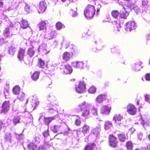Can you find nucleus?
<instances>
[{"label":"nucleus","instance_id":"35","mask_svg":"<svg viewBox=\"0 0 150 150\" xmlns=\"http://www.w3.org/2000/svg\"><path fill=\"white\" fill-rule=\"evenodd\" d=\"M112 126L111 123L108 122H106L105 123V128L106 129H110Z\"/></svg>","mask_w":150,"mask_h":150},{"label":"nucleus","instance_id":"26","mask_svg":"<svg viewBox=\"0 0 150 150\" xmlns=\"http://www.w3.org/2000/svg\"><path fill=\"white\" fill-rule=\"evenodd\" d=\"M3 35L5 38H7L9 36L10 32L9 27L6 28L3 32Z\"/></svg>","mask_w":150,"mask_h":150},{"label":"nucleus","instance_id":"50","mask_svg":"<svg viewBox=\"0 0 150 150\" xmlns=\"http://www.w3.org/2000/svg\"><path fill=\"white\" fill-rule=\"evenodd\" d=\"M72 15L73 16H74L77 15V13L76 12H74V13H73V11H72Z\"/></svg>","mask_w":150,"mask_h":150},{"label":"nucleus","instance_id":"32","mask_svg":"<svg viewBox=\"0 0 150 150\" xmlns=\"http://www.w3.org/2000/svg\"><path fill=\"white\" fill-rule=\"evenodd\" d=\"M132 67L135 71H139L141 68V66L138 64H134L132 66Z\"/></svg>","mask_w":150,"mask_h":150},{"label":"nucleus","instance_id":"2","mask_svg":"<svg viewBox=\"0 0 150 150\" xmlns=\"http://www.w3.org/2000/svg\"><path fill=\"white\" fill-rule=\"evenodd\" d=\"M136 27L137 26L134 22L129 21L126 23L125 29L127 31L130 32L133 30H134Z\"/></svg>","mask_w":150,"mask_h":150},{"label":"nucleus","instance_id":"14","mask_svg":"<svg viewBox=\"0 0 150 150\" xmlns=\"http://www.w3.org/2000/svg\"><path fill=\"white\" fill-rule=\"evenodd\" d=\"M72 71V69L69 65L67 64L65 66L64 71L65 74H70Z\"/></svg>","mask_w":150,"mask_h":150},{"label":"nucleus","instance_id":"30","mask_svg":"<svg viewBox=\"0 0 150 150\" xmlns=\"http://www.w3.org/2000/svg\"><path fill=\"white\" fill-rule=\"evenodd\" d=\"M20 118L18 116L15 117L13 120V122L14 125L20 123Z\"/></svg>","mask_w":150,"mask_h":150},{"label":"nucleus","instance_id":"53","mask_svg":"<svg viewBox=\"0 0 150 150\" xmlns=\"http://www.w3.org/2000/svg\"><path fill=\"white\" fill-rule=\"evenodd\" d=\"M98 114V110L97 109H94V115H97Z\"/></svg>","mask_w":150,"mask_h":150},{"label":"nucleus","instance_id":"47","mask_svg":"<svg viewBox=\"0 0 150 150\" xmlns=\"http://www.w3.org/2000/svg\"><path fill=\"white\" fill-rule=\"evenodd\" d=\"M88 91L89 93H94V87L92 86L90 87Z\"/></svg>","mask_w":150,"mask_h":150},{"label":"nucleus","instance_id":"34","mask_svg":"<svg viewBox=\"0 0 150 150\" xmlns=\"http://www.w3.org/2000/svg\"><path fill=\"white\" fill-rule=\"evenodd\" d=\"M81 123V121L80 120V117L78 116L76 119H75L74 122L75 125L77 126L80 125Z\"/></svg>","mask_w":150,"mask_h":150},{"label":"nucleus","instance_id":"18","mask_svg":"<svg viewBox=\"0 0 150 150\" xmlns=\"http://www.w3.org/2000/svg\"><path fill=\"white\" fill-rule=\"evenodd\" d=\"M21 27L23 29H25L28 27V22L25 19H22L20 23Z\"/></svg>","mask_w":150,"mask_h":150},{"label":"nucleus","instance_id":"10","mask_svg":"<svg viewBox=\"0 0 150 150\" xmlns=\"http://www.w3.org/2000/svg\"><path fill=\"white\" fill-rule=\"evenodd\" d=\"M25 52V49L20 48V50L18 52L17 55L18 58L21 61L23 60Z\"/></svg>","mask_w":150,"mask_h":150},{"label":"nucleus","instance_id":"19","mask_svg":"<svg viewBox=\"0 0 150 150\" xmlns=\"http://www.w3.org/2000/svg\"><path fill=\"white\" fill-rule=\"evenodd\" d=\"M55 119V117H45L43 121L44 122L46 125H48L52 120H54Z\"/></svg>","mask_w":150,"mask_h":150},{"label":"nucleus","instance_id":"63","mask_svg":"<svg viewBox=\"0 0 150 150\" xmlns=\"http://www.w3.org/2000/svg\"><path fill=\"white\" fill-rule=\"evenodd\" d=\"M117 31H120V29L119 28H117Z\"/></svg>","mask_w":150,"mask_h":150},{"label":"nucleus","instance_id":"7","mask_svg":"<svg viewBox=\"0 0 150 150\" xmlns=\"http://www.w3.org/2000/svg\"><path fill=\"white\" fill-rule=\"evenodd\" d=\"M81 110L85 109L82 114V115L83 117L88 116L89 114V111L87 108V106L85 104V103H82L80 105Z\"/></svg>","mask_w":150,"mask_h":150},{"label":"nucleus","instance_id":"43","mask_svg":"<svg viewBox=\"0 0 150 150\" xmlns=\"http://www.w3.org/2000/svg\"><path fill=\"white\" fill-rule=\"evenodd\" d=\"M144 97L145 100L150 103V96H149L148 95L146 94L144 95Z\"/></svg>","mask_w":150,"mask_h":150},{"label":"nucleus","instance_id":"3","mask_svg":"<svg viewBox=\"0 0 150 150\" xmlns=\"http://www.w3.org/2000/svg\"><path fill=\"white\" fill-rule=\"evenodd\" d=\"M10 103L9 101H5L3 102L1 106V113L6 114L9 110Z\"/></svg>","mask_w":150,"mask_h":150},{"label":"nucleus","instance_id":"38","mask_svg":"<svg viewBox=\"0 0 150 150\" xmlns=\"http://www.w3.org/2000/svg\"><path fill=\"white\" fill-rule=\"evenodd\" d=\"M93 144L87 145L85 147V150H93Z\"/></svg>","mask_w":150,"mask_h":150},{"label":"nucleus","instance_id":"33","mask_svg":"<svg viewBox=\"0 0 150 150\" xmlns=\"http://www.w3.org/2000/svg\"><path fill=\"white\" fill-rule=\"evenodd\" d=\"M56 32L55 31H52L48 35V37L49 39H51L54 38L55 36Z\"/></svg>","mask_w":150,"mask_h":150},{"label":"nucleus","instance_id":"45","mask_svg":"<svg viewBox=\"0 0 150 150\" xmlns=\"http://www.w3.org/2000/svg\"><path fill=\"white\" fill-rule=\"evenodd\" d=\"M42 134L45 137H47L49 135V131L48 129L45 130L42 133Z\"/></svg>","mask_w":150,"mask_h":150},{"label":"nucleus","instance_id":"36","mask_svg":"<svg viewBox=\"0 0 150 150\" xmlns=\"http://www.w3.org/2000/svg\"><path fill=\"white\" fill-rule=\"evenodd\" d=\"M63 25L59 22H57L55 25L56 28L57 29L59 30L62 29Z\"/></svg>","mask_w":150,"mask_h":150},{"label":"nucleus","instance_id":"58","mask_svg":"<svg viewBox=\"0 0 150 150\" xmlns=\"http://www.w3.org/2000/svg\"><path fill=\"white\" fill-rule=\"evenodd\" d=\"M60 1L62 2V3H64L67 0H60Z\"/></svg>","mask_w":150,"mask_h":150},{"label":"nucleus","instance_id":"49","mask_svg":"<svg viewBox=\"0 0 150 150\" xmlns=\"http://www.w3.org/2000/svg\"><path fill=\"white\" fill-rule=\"evenodd\" d=\"M111 52L112 53H114L115 52H116L117 50V49L116 48V47H112L111 48Z\"/></svg>","mask_w":150,"mask_h":150},{"label":"nucleus","instance_id":"28","mask_svg":"<svg viewBox=\"0 0 150 150\" xmlns=\"http://www.w3.org/2000/svg\"><path fill=\"white\" fill-rule=\"evenodd\" d=\"M122 119V117L120 114L115 115L113 117V119L115 121V122L120 121Z\"/></svg>","mask_w":150,"mask_h":150},{"label":"nucleus","instance_id":"41","mask_svg":"<svg viewBox=\"0 0 150 150\" xmlns=\"http://www.w3.org/2000/svg\"><path fill=\"white\" fill-rule=\"evenodd\" d=\"M38 105L37 104L36 102H32L31 103V108L33 110L35 109L37 107Z\"/></svg>","mask_w":150,"mask_h":150},{"label":"nucleus","instance_id":"11","mask_svg":"<svg viewBox=\"0 0 150 150\" xmlns=\"http://www.w3.org/2000/svg\"><path fill=\"white\" fill-rule=\"evenodd\" d=\"M111 109V107L107 105L104 106L101 109V112L104 114H108L110 112Z\"/></svg>","mask_w":150,"mask_h":150},{"label":"nucleus","instance_id":"60","mask_svg":"<svg viewBox=\"0 0 150 150\" xmlns=\"http://www.w3.org/2000/svg\"><path fill=\"white\" fill-rule=\"evenodd\" d=\"M121 64H124V65H125V62H121Z\"/></svg>","mask_w":150,"mask_h":150},{"label":"nucleus","instance_id":"31","mask_svg":"<svg viewBox=\"0 0 150 150\" xmlns=\"http://www.w3.org/2000/svg\"><path fill=\"white\" fill-rule=\"evenodd\" d=\"M89 127L87 125H84L82 128V132L84 134H87L89 131Z\"/></svg>","mask_w":150,"mask_h":150},{"label":"nucleus","instance_id":"39","mask_svg":"<svg viewBox=\"0 0 150 150\" xmlns=\"http://www.w3.org/2000/svg\"><path fill=\"white\" fill-rule=\"evenodd\" d=\"M18 98L21 101L24 100L25 98V94L22 93L18 96Z\"/></svg>","mask_w":150,"mask_h":150},{"label":"nucleus","instance_id":"13","mask_svg":"<svg viewBox=\"0 0 150 150\" xmlns=\"http://www.w3.org/2000/svg\"><path fill=\"white\" fill-rule=\"evenodd\" d=\"M72 64L74 67L76 68H81L83 65V63L81 61L74 62H72Z\"/></svg>","mask_w":150,"mask_h":150},{"label":"nucleus","instance_id":"56","mask_svg":"<svg viewBox=\"0 0 150 150\" xmlns=\"http://www.w3.org/2000/svg\"><path fill=\"white\" fill-rule=\"evenodd\" d=\"M2 125V122L1 121H0V128H1V127Z\"/></svg>","mask_w":150,"mask_h":150},{"label":"nucleus","instance_id":"27","mask_svg":"<svg viewBox=\"0 0 150 150\" xmlns=\"http://www.w3.org/2000/svg\"><path fill=\"white\" fill-rule=\"evenodd\" d=\"M106 99L105 96L104 95H99L97 98L96 100L99 103L102 102Z\"/></svg>","mask_w":150,"mask_h":150},{"label":"nucleus","instance_id":"21","mask_svg":"<svg viewBox=\"0 0 150 150\" xmlns=\"http://www.w3.org/2000/svg\"><path fill=\"white\" fill-rule=\"evenodd\" d=\"M16 49L15 47L11 46L9 47L8 52L10 55H14L16 53Z\"/></svg>","mask_w":150,"mask_h":150},{"label":"nucleus","instance_id":"4","mask_svg":"<svg viewBox=\"0 0 150 150\" xmlns=\"http://www.w3.org/2000/svg\"><path fill=\"white\" fill-rule=\"evenodd\" d=\"M127 112L130 115H134L137 112V108L134 105L130 103L126 107Z\"/></svg>","mask_w":150,"mask_h":150},{"label":"nucleus","instance_id":"22","mask_svg":"<svg viewBox=\"0 0 150 150\" xmlns=\"http://www.w3.org/2000/svg\"><path fill=\"white\" fill-rule=\"evenodd\" d=\"M28 148L29 150H37L36 145L33 143H30L28 145Z\"/></svg>","mask_w":150,"mask_h":150},{"label":"nucleus","instance_id":"44","mask_svg":"<svg viewBox=\"0 0 150 150\" xmlns=\"http://www.w3.org/2000/svg\"><path fill=\"white\" fill-rule=\"evenodd\" d=\"M30 7L28 4H26L25 6V10L27 12V13H29L30 11Z\"/></svg>","mask_w":150,"mask_h":150},{"label":"nucleus","instance_id":"23","mask_svg":"<svg viewBox=\"0 0 150 150\" xmlns=\"http://www.w3.org/2000/svg\"><path fill=\"white\" fill-rule=\"evenodd\" d=\"M35 52L34 47L33 46H32L28 49L27 51V54L30 57H32L34 54Z\"/></svg>","mask_w":150,"mask_h":150},{"label":"nucleus","instance_id":"48","mask_svg":"<svg viewBox=\"0 0 150 150\" xmlns=\"http://www.w3.org/2000/svg\"><path fill=\"white\" fill-rule=\"evenodd\" d=\"M143 135L142 134V133H139L137 137L138 138V139L140 140H141L143 137Z\"/></svg>","mask_w":150,"mask_h":150},{"label":"nucleus","instance_id":"59","mask_svg":"<svg viewBox=\"0 0 150 150\" xmlns=\"http://www.w3.org/2000/svg\"><path fill=\"white\" fill-rule=\"evenodd\" d=\"M141 123H142V125H143V126H144V125H145V124H144V122H141Z\"/></svg>","mask_w":150,"mask_h":150},{"label":"nucleus","instance_id":"12","mask_svg":"<svg viewBox=\"0 0 150 150\" xmlns=\"http://www.w3.org/2000/svg\"><path fill=\"white\" fill-rule=\"evenodd\" d=\"M71 56L70 53L67 52H65L63 53L62 55V58L63 60L65 61H69Z\"/></svg>","mask_w":150,"mask_h":150},{"label":"nucleus","instance_id":"15","mask_svg":"<svg viewBox=\"0 0 150 150\" xmlns=\"http://www.w3.org/2000/svg\"><path fill=\"white\" fill-rule=\"evenodd\" d=\"M125 146L127 150H132L133 147V144L131 141H127L125 144Z\"/></svg>","mask_w":150,"mask_h":150},{"label":"nucleus","instance_id":"8","mask_svg":"<svg viewBox=\"0 0 150 150\" xmlns=\"http://www.w3.org/2000/svg\"><path fill=\"white\" fill-rule=\"evenodd\" d=\"M129 13L125 9L123 8L121 9L120 12V17L121 18L126 19L127 17L129 15Z\"/></svg>","mask_w":150,"mask_h":150},{"label":"nucleus","instance_id":"54","mask_svg":"<svg viewBox=\"0 0 150 150\" xmlns=\"http://www.w3.org/2000/svg\"><path fill=\"white\" fill-rule=\"evenodd\" d=\"M147 148L148 150H150V144H149L147 146Z\"/></svg>","mask_w":150,"mask_h":150},{"label":"nucleus","instance_id":"6","mask_svg":"<svg viewBox=\"0 0 150 150\" xmlns=\"http://www.w3.org/2000/svg\"><path fill=\"white\" fill-rule=\"evenodd\" d=\"M86 89V85L82 82H80L76 87V90L77 92L81 93L84 92Z\"/></svg>","mask_w":150,"mask_h":150},{"label":"nucleus","instance_id":"46","mask_svg":"<svg viewBox=\"0 0 150 150\" xmlns=\"http://www.w3.org/2000/svg\"><path fill=\"white\" fill-rule=\"evenodd\" d=\"M145 78L146 80L150 81V74L147 73L145 75Z\"/></svg>","mask_w":150,"mask_h":150},{"label":"nucleus","instance_id":"20","mask_svg":"<svg viewBox=\"0 0 150 150\" xmlns=\"http://www.w3.org/2000/svg\"><path fill=\"white\" fill-rule=\"evenodd\" d=\"M40 73L38 71L34 72L31 76V79L34 81H36L39 78Z\"/></svg>","mask_w":150,"mask_h":150},{"label":"nucleus","instance_id":"24","mask_svg":"<svg viewBox=\"0 0 150 150\" xmlns=\"http://www.w3.org/2000/svg\"><path fill=\"white\" fill-rule=\"evenodd\" d=\"M119 140L122 142H125L127 139L125 134L123 133H120L117 135Z\"/></svg>","mask_w":150,"mask_h":150},{"label":"nucleus","instance_id":"42","mask_svg":"<svg viewBox=\"0 0 150 150\" xmlns=\"http://www.w3.org/2000/svg\"><path fill=\"white\" fill-rule=\"evenodd\" d=\"M95 132H94V134L95 135L96 137L98 136L100 134L99 131H100V127H98V129H95Z\"/></svg>","mask_w":150,"mask_h":150},{"label":"nucleus","instance_id":"16","mask_svg":"<svg viewBox=\"0 0 150 150\" xmlns=\"http://www.w3.org/2000/svg\"><path fill=\"white\" fill-rule=\"evenodd\" d=\"M84 14L88 18H91L94 15V14L92 12H90L87 9H86L84 11Z\"/></svg>","mask_w":150,"mask_h":150},{"label":"nucleus","instance_id":"1","mask_svg":"<svg viewBox=\"0 0 150 150\" xmlns=\"http://www.w3.org/2000/svg\"><path fill=\"white\" fill-rule=\"evenodd\" d=\"M108 139L109 144L110 146L114 148L117 147L118 142L116 137L110 134L109 135Z\"/></svg>","mask_w":150,"mask_h":150},{"label":"nucleus","instance_id":"37","mask_svg":"<svg viewBox=\"0 0 150 150\" xmlns=\"http://www.w3.org/2000/svg\"><path fill=\"white\" fill-rule=\"evenodd\" d=\"M38 63L41 68H43L45 63L44 61L40 58L38 59Z\"/></svg>","mask_w":150,"mask_h":150},{"label":"nucleus","instance_id":"64","mask_svg":"<svg viewBox=\"0 0 150 150\" xmlns=\"http://www.w3.org/2000/svg\"><path fill=\"white\" fill-rule=\"evenodd\" d=\"M134 150H139L138 149H134Z\"/></svg>","mask_w":150,"mask_h":150},{"label":"nucleus","instance_id":"5","mask_svg":"<svg viewBox=\"0 0 150 150\" xmlns=\"http://www.w3.org/2000/svg\"><path fill=\"white\" fill-rule=\"evenodd\" d=\"M47 5L44 1H40L38 6L37 10L39 13L43 12L46 10Z\"/></svg>","mask_w":150,"mask_h":150},{"label":"nucleus","instance_id":"40","mask_svg":"<svg viewBox=\"0 0 150 150\" xmlns=\"http://www.w3.org/2000/svg\"><path fill=\"white\" fill-rule=\"evenodd\" d=\"M148 0H142V5L144 7H146L148 6Z\"/></svg>","mask_w":150,"mask_h":150},{"label":"nucleus","instance_id":"61","mask_svg":"<svg viewBox=\"0 0 150 150\" xmlns=\"http://www.w3.org/2000/svg\"><path fill=\"white\" fill-rule=\"evenodd\" d=\"M2 56H1V55L0 54V61H1V57Z\"/></svg>","mask_w":150,"mask_h":150},{"label":"nucleus","instance_id":"51","mask_svg":"<svg viewBox=\"0 0 150 150\" xmlns=\"http://www.w3.org/2000/svg\"><path fill=\"white\" fill-rule=\"evenodd\" d=\"M3 5V3L1 0H0V8L2 7Z\"/></svg>","mask_w":150,"mask_h":150},{"label":"nucleus","instance_id":"52","mask_svg":"<svg viewBox=\"0 0 150 150\" xmlns=\"http://www.w3.org/2000/svg\"><path fill=\"white\" fill-rule=\"evenodd\" d=\"M65 48L66 49L69 46V43H67L65 45Z\"/></svg>","mask_w":150,"mask_h":150},{"label":"nucleus","instance_id":"29","mask_svg":"<svg viewBox=\"0 0 150 150\" xmlns=\"http://www.w3.org/2000/svg\"><path fill=\"white\" fill-rule=\"evenodd\" d=\"M111 14L113 18H117L118 16L120 14V13L117 10H113L111 11Z\"/></svg>","mask_w":150,"mask_h":150},{"label":"nucleus","instance_id":"17","mask_svg":"<svg viewBox=\"0 0 150 150\" xmlns=\"http://www.w3.org/2000/svg\"><path fill=\"white\" fill-rule=\"evenodd\" d=\"M46 23L45 21H41L39 23L38 25L40 30H43L46 28Z\"/></svg>","mask_w":150,"mask_h":150},{"label":"nucleus","instance_id":"57","mask_svg":"<svg viewBox=\"0 0 150 150\" xmlns=\"http://www.w3.org/2000/svg\"><path fill=\"white\" fill-rule=\"evenodd\" d=\"M148 139L150 141V134L148 135Z\"/></svg>","mask_w":150,"mask_h":150},{"label":"nucleus","instance_id":"55","mask_svg":"<svg viewBox=\"0 0 150 150\" xmlns=\"http://www.w3.org/2000/svg\"><path fill=\"white\" fill-rule=\"evenodd\" d=\"M86 36H87V34H86V33H84L82 34V37H86Z\"/></svg>","mask_w":150,"mask_h":150},{"label":"nucleus","instance_id":"9","mask_svg":"<svg viewBox=\"0 0 150 150\" xmlns=\"http://www.w3.org/2000/svg\"><path fill=\"white\" fill-rule=\"evenodd\" d=\"M62 126V123H60L59 124L52 126L51 127V130L54 133H57L58 132L61 131Z\"/></svg>","mask_w":150,"mask_h":150},{"label":"nucleus","instance_id":"25","mask_svg":"<svg viewBox=\"0 0 150 150\" xmlns=\"http://www.w3.org/2000/svg\"><path fill=\"white\" fill-rule=\"evenodd\" d=\"M20 91V88L18 85L15 86L12 89V92L13 94H18Z\"/></svg>","mask_w":150,"mask_h":150},{"label":"nucleus","instance_id":"62","mask_svg":"<svg viewBox=\"0 0 150 150\" xmlns=\"http://www.w3.org/2000/svg\"><path fill=\"white\" fill-rule=\"evenodd\" d=\"M117 28L116 27H114V30H116V28Z\"/></svg>","mask_w":150,"mask_h":150}]
</instances>
